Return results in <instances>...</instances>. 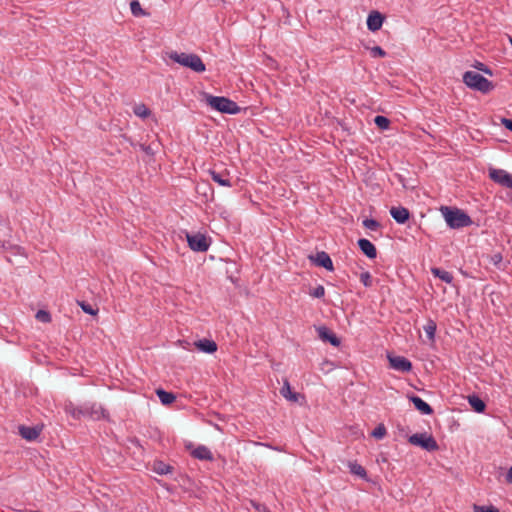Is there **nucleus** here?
<instances>
[{"instance_id":"f257e3e1","label":"nucleus","mask_w":512,"mask_h":512,"mask_svg":"<svg viewBox=\"0 0 512 512\" xmlns=\"http://www.w3.org/2000/svg\"><path fill=\"white\" fill-rule=\"evenodd\" d=\"M65 411L75 419L89 417L93 420H100L108 417L107 411L101 405L96 403L84 404L78 407L73 403H69L65 406Z\"/></svg>"},{"instance_id":"f03ea898","label":"nucleus","mask_w":512,"mask_h":512,"mask_svg":"<svg viewBox=\"0 0 512 512\" xmlns=\"http://www.w3.org/2000/svg\"><path fill=\"white\" fill-rule=\"evenodd\" d=\"M440 211L447 225L452 229H460L472 224L470 216L459 208L441 206Z\"/></svg>"},{"instance_id":"7ed1b4c3","label":"nucleus","mask_w":512,"mask_h":512,"mask_svg":"<svg viewBox=\"0 0 512 512\" xmlns=\"http://www.w3.org/2000/svg\"><path fill=\"white\" fill-rule=\"evenodd\" d=\"M204 99L212 109L221 113L235 115L241 111V107H239L236 102L223 96H213L204 93Z\"/></svg>"},{"instance_id":"20e7f679","label":"nucleus","mask_w":512,"mask_h":512,"mask_svg":"<svg viewBox=\"0 0 512 512\" xmlns=\"http://www.w3.org/2000/svg\"><path fill=\"white\" fill-rule=\"evenodd\" d=\"M169 58L181 66L187 67L197 73H202L206 70V66L201 57L194 53H178L172 51L169 53Z\"/></svg>"},{"instance_id":"39448f33","label":"nucleus","mask_w":512,"mask_h":512,"mask_svg":"<svg viewBox=\"0 0 512 512\" xmlns=\"http://www.w3.org/2000/svg\"><path fill=\"white\" fill-rule=\"evenodd\" d=\"M463 82L471 89L481 93H489L495 85L481 74L474 71H466L463 74Z\"/></svg>"},{"instance_id":"423d86ee","label":"nucleus","mask_w":512,"mask_h":512,"mask_svg":"<svg viewBox=\"0 0 512 512\" xmlns=\"http://www.w3.org/2000/svg\"><path fill=\"white\" fill-rule=\"evenodd\" d=\"M408 442L412 445L419 446L428 452L437 451L439 449V445L435 438L426 432L411 435L408 438Z\"/></svg>"},{"instance_id":"0eeeda50","label":"nucleus","mask_w":512,"mask_h":512,"mask_svg":"<svg viewBox=\"0 0 512 512\" xmlns=\"http://www.w3.org/2000/svg\"><path fill=\"white\" fill-rule=\"evenodd\" d=\"M187 242L191 250L196 252H206L209 249L210 242L204 234H186Z\"/></svg>"},{"instance_id":"6e6552de","label":"nucleus","mask_w":512,"mask_h":512,"mask_svg":"<svg viewBox=\"0 0 512 512\" xmlns=\"http://www.w3.org/2000/svg\"><path fill=\"white\" fill-rule=\"evenodd\" d=\"M489 177L495 183H498L503 187L512 189V175L507 171L503 169L491 168L489 170Z\"/></svg>"},{"instance_id":"1a4fd4ad","label":"nucleus","mask_w":512,"mask_h":512,"mask_svg":"<svg viewBox=\"0 0 512 512\" xmlns=\"http://www.w3.org/2000/svg\"><path fill=\"white\" fill-rule=\"evenodd\" d=\"M388 360L391 368L403 373H408L413 368L411 361L403 356L388 355Z\"/></svg>"},{"instance_id":"9d476101","label":"nucleus","mask_w":512,"mask_h":512,"mask_svg":"<svg viewBox=\"0 0 512 512\" xmlns=\"http://www.w3.org/2000/svg\"><path fill=\"white\" fill-rule=\"evenodd\" d=\"M309 259L316 265V266H319V267H323L325 268L326 270L328 271H333L334 270V266H333V262L329 256L328 253H326L325 251H320V252H317L315 256H309Z\"/></svg>"},{"instance_id":"9b49d317","label":"nucleus","mask_w":512,"mask_h":512,"mask_svg":"<svg viewBox=\"0 0 512 512\" xmlns=\"http://www.w3.org/2000/svg\"><path fill=\"white\" fill-rule=\"evenodd\" d=\"M318 337L323 342H328L334 347H338L341 343L340 339L336 336L334 332H332L329 328L326 326H319L316 328Z\"/></svg>"},{"instance_id":"f8f14e48","label":"nucleus","mask_w":512,"mask_h":512,"mask_svg":"<svg viewBox=\"0 0 512 512\" xmlns=\"http://www.w3.org/2000/svg\"><path fill=\"white\" fill-rule=\"evenodd\" d=\"M18 429H19L20 436L23 439L28 440V441L36 440L42 431V427H40V426L20 425Z\"/></svg>"},{"instance_id":"ddd939ff","label":"nucleus","mask_w":512,"mask_h":512,"mask_svg":"<svg viewBox=\"0 0 512 512\" xmlns=\"http://www.w3.org/2000/svg\"><path fill=\"white\" fill-rule=\"evenodd\" d=\"M384 22V16L378 11H372L367 17V28L372 31H378Z\"/></svg>"},{"instance_id":"4468645a","label":"nucleus","mask_w":512,"mask_h":512,"mask_svg":"<svg viewBox=\"0 0 512 512\" xmlns=\"http://www.w3.org/2000/svg\"><path fill=\"white\" fill-rule=\"evenodd\" d=\"M357 243L359 249L366 257L369 259H375L377 257V249L370 240L361 238Z\"/></svg>"},{"instance_id":"2eb2a0df","label":"nucleus","mask_w":512,"mask_h":512,"mask_svg":"<svg viewBox=\"0 0 512 512\" xmlns=\"http://www.w3.org/2000/svg\"><path fill=\"white\" fill-rule=\"evenodd\" d=\"M390 214L398 224H405L410 218L409 210L403 206L392 207Z\"/></svg>"},{"instance_id":"dca6fc26","label":"nucleus","mask_w":512,"mask_h":512,"mask_svg":"<svg viewBox=\"0 0 512 512\" xmlns=\"http://www.w3.org/2000/svg\"><path fill=\"white\" fill-rule=\"evenodd\" d=\"M410 401L413 403L414 407L424 415H431L433 413V408L425 402L422 398L416 395H412L409 397Z\"/></svg>"},{"instance_id":"f3484780","label":"nucleus","mask_w":512,"mask_h":512,"mask_svg":"<svg viewBox=\"0 0 512 512\" xmlns=\"http://www.w3.org/2000/svg\"><path fill=\"white\" fill-rule=\"evenodd\" d=\"M195 346L202 352L211 354L217 351V344L213 340L209 339H200L195 342Z\"/></svg>"},{"instance_id":"a211bd4d","label":"nucleus","mask_w":512,"mask_h":512,"mask_svg":"<svg viewBox=\"0 0 512 512\" xmlns=\"http://www.w3.org/2000/svg\"><path fill=\"white\" fill-rule=\"evenodd\" d=\"M191 455L194 458L199 459V460H207V461L213 460L212 452L204 445H199L198 447H196L192 451Z\"/></svg>"},{"instance_id":"6ab92c4d","label":"nucleus","mask_w":512,"mask_h":512,"mask_svg":"<svg viewBox=\"0 0 512 512\" xmlns=\"http://www.w3.org/2000/svg\"><path fill=\"white\" fill-rule=\"evenodd\" d=\"M468 402L472 409L477 413H483L486 409L485 402L475 394L468 396Z\"/></svg>"},{"instance_id":"aec40b11","label":"nucleus","mask_w":512,"mask_h":512,"mask_svg":"<svg viewBox=\"0 0 512 512\" xmlns=\"http://www.w3.org/2000/svg\"><path fill=\"white\" fill-rule=\"evenodd\" d=\"M280 393L284 398H286L292 402H297L298 398L300 397L299 393L293 392L291 390V386L287 380L284 381V384H283L282 388L280 389Z\"/></svg>"},{"instance_id":"412c9836","label":"nucleus","mask_w":512,"mask_h":512,"mask_svg":"<svg viewBox=\"0 0 512 512\" xmlns=\"http://www.w3.org/2000/svg\"><path fill=\"white\" fill-rule=\"evenodd\" d=\"M431 273L435 277L444 281L445 283L451 284L453 282V279H454L453 275L446 270H443V269L437 268V267H433V268H431Z\"/></svg>"},{"instance_id":"4be33fe9","label":"nucleus","mask_w":512,"mask_h":512,"mask_svg":"<svg viewBox=\"0 0 512 512\" xmlns=\"http://www.w3.org/2000/svg\"><path fill=\"white\" fill-rule=\"evenodd\" d=\"M156 394L163 405H170L176 400L175 394L167 392L161 388L156 390Z\"/></svg>"},{"instance_id":"5701e85b","label":"nucleus","mask_w":512,"mask_h":512,"mask_svg":"<svg viewBox=\"0 0 512 512\" xmlns=\"http://www.w3.org/2000/svg\"><path fill=\"white\" fill-rule=\"evenodd\" d=\"M211 178L214 182L218 183L221 186L231 187V181L229 178L225 177L222 173L216 172L214 170H210Z\"/></svg>"},{"instance_id":"b1692460","label":"nucleus","mask_w":512,"mask_h":512,"mask_svg":"<svg viewBox=\"0 0 512 512\" xmlns=\"http://www.w3.org/2000/svg\"><path fill=\"white\" fill-rule=\"evenodd\" d=\"M348 467L352 474H355V475L361 477L362 479L367 478V472H366L365 468L362 465L358 464L356 461L349 462Z\"/></svg>"},{"instance_id":"393cba45","label":"nucleus","mask_w":512,"mask_h":512,"mask_svg":"<svg viewBox=\"0 0 512 512\" xmlns=\"http://www.w3.org/2000/svg\"><path fill=\"white\" fill-rule=\"evenodd\" d=\"M436 329H437L436 322L432 319H429L427 321V323L423 326V330L425 331V333L430 341H434Z\"/></svg>"},{"instance_id":"a878e982","label":"nucleus","mask_w":512,"mask_h":512,"mask_svg":"<svg viewBox=\"0 0 512 512\" xmlns=\"http://www.w3.org/2000/svg\"><path fill=\"white\" fill-rule=\"evenodd\" d=\"M153 470L159 475H167L172 472L173 467L162 461H157L154 463Z\"/></svg>"},{"instance_id":"bb28decb","label":"nucleus","mask_w":512,"mask_h":512,"mask_svg":"<svg viewBox=\"0 0 512 512\" xmlns=\"http://www.w3.org/2000/svg\"><path fill=\"white\" fill-rule=\"evenodd\" d=\"M131 13L135 17L147 16L148 13L142 9L138 0H132L130 3Z\"/></svg>"},{"instance_id":"cd10ccee","label":"nucleus","mask_w":512,"mask_h":512,"mask_svg":"<svg viewBox=\"0 0 512 512\" xmlns=\"http://www.w3.org/2000/svg\"><path fill=\"white\" fill-rule=\"evenodd\" d=\"M374 123L381 130L388 129L390 127V124H391L390 120L387 117L382 116V115H377L374 118Z\"/></svg>"},{"instance_id":"c85d7f7f","label":"nucleus","mask_w":512,"mask_h":512,"mask_svg":"<svg viewBox=\"0 0 512 512\" xmlns=\"http://www.w3.org/2000/svg\"><path fill=\"white\" fill-rule=\"evenodd\" d=\"M133 112L135 115L146 118L151 114L150 109L145 104H138L134 107Z\"/></svg>"},{"instance_id":"c756f323","label":"nucleus","mask_w":512,"mask_h":512,"mask_svg":"<svg viewBox=\"0 0 512 512\" xmlns=\"http://www.w3.org/2000/svg\"><path fill=\"white\" fill-rule=\"evenodd\" d=\"M387 430L384 424H379L372 432L371 436L375 439H382L386 436Z\"/></svg>"},{"instance_id":"7c9ffc66","label":"nucleus","mask_w":512,"mask_h":512,"mask_svg":"<svg viewBox=\"0 0 512 512\" xmlns=\"http://www.w3.org/2000/svg\"><path fill=\"white\" fill-rule=\"evenodd\" d=\"M35 317L38 321L43 322V323H48L51 321L50 313L45 310H38Z\"/></svg>"},{"instance_id":"2f4dec72","label":"nucleus","mask_w":512,"mask_h":512,"mask_svg":"<svg viewBox=\"0 0 512 512\" xmlns=\"http://www.w3.org/2000/svg\"><path fill=\"white\" fill-rule=\"evenodd\" d=\"M360 281L365 287H371L373 284L372 276L368 271L360 274Z\"/></svg>"},{"instance_id":"473e14b6","label":"nucleus","mask_w":512,"mask_h":512,"mask_svg":"<svg viewBox=\"0 0 512 512\" xmlns=\"http://www.w3.org/2000/svg\"><path fill=\"white\" fill-rule=\"evenodd\" d=\"M370 54L373 58H384L387 53L380 47L374 46L370 49Z\"/></svg>"},{"instance_id":"72a5a7b5","label":"nucleus","mask_w":512,"mask_h":512,"mask_svg":"<svg viewBox=\"0 0 512 512\" xmlns=\"http://www.w3.org/2000/svg\"><path fill=\"white\" fill-rule=\"evenodd\" d=\"M363 226L369 230L375 231L380 227V223L375 219H365Z\"/></svg>"},{"instance_id":"f704fd0d","label":"nucleus","mask_w":512,"mask_h":512,"mask_svg":"<svg viewBox=\"0 0 512 512\" xmlns=\"http://www.w3.org/2000/svg\"><path fill=\"white\" fill-rule=\"evenodd\" d=\"M79 305H80L81 309H82L85 313H87V314H89V315H96V314H97V312H98V309H94V308L92 307V305H90L89 303H87V302H85V301L79 302Z\"/></svg>"},{"instance_id":"c9c22d12","label":"nucleus","mask_w":512,"mask_h":512,"mask_svg":"<svg viewBox=\"0 0 512 512\" xmlns=\"http://www.w3.org/2000/svg\"><path fill=\"white\" fill-rule=\"evenodd\" d=\"M490 262L497 268H501L503 257L501 253H494L490 256Z\"/></svg>"},{"instance_id":"e433bc0d","label":"nucleus","mask_w":512,"mask_h":512,"mask_svg":"<svg viewBox=\"0 0 512 512\" xmlns=\"http://www.w3.org/2000/svg\"><path fill=\"white\" fill-rule=\"evenodd\" d=\"M474 512H499L494 506H478L474 505Z\"/></svg>"},{"instance_id":"4c0bfd02","label":"nucleus","mask_w":512,"mask_h":512,"mask_svg":"<svg viewBox=\"0 0 512 512\" xmlns=\"http://www.w3.org/2000/svg\"><path fill=\"white\" fill-rule=\"evenodd\" d=\"M310 295L315 298H322L325 295V288L322 285H318L310 292Z\"/></svg>"},{"instance_id":"58836bf2","label":"nucleus","mask_w":512,"mask_h":512,"mask_svg":"<svg viewBox=\"0 0 512 512\" xmlns=\"http://www.w3.org/2000/svg\"><path fill=\"white\" fill-rule=\"evenodd\" d=\"M474 67L479 70V71H482L483 73L487 74V75H490L492 76L493 75V72L492 70L487 66L485 65L484 63L482 62H476V64L474 65Z\"/></svg>"},{"instance_id":"ea45409f","label":"nucleus","mask_w":512,"mask_h":512,"mask_svg":"<svg viewBox=\"0 0 512 512\" xmlns=\"http://www.w3.org/2000/svg\"><path fill=\"white\" fill-rule=\"evenodd\" d=\"M502 123L506 129L512 131V119L503 118Z\"/></svg>"},{"instance_id":"a19ab883","label":"nucleus","mask_w":512,"mask_h":512,"mask_svg":"<svg viewBox=\"0 0 512 512\" xmlns=\"http://www.w3.org/2000/svg\"><path fill=\"white\" fill-rule=\"evenodd\" d=\"M506 482L512 484V466L510 467L506 474Z\"/></svg>"},{"instance_id":"79ce46f5","label":"nucleus","mask_w":512,"mask_h":512,"mask_svg":"<svg viewBox=\"0 0 512 512\" xmlns=\"http://www.w3.org/2000/svg\"><path fill=\"white\" fill-rule=\"evenodd\" d=\"M509 42H510V44L512 46V37H509Z\"/></svg>"}]
</instances>
